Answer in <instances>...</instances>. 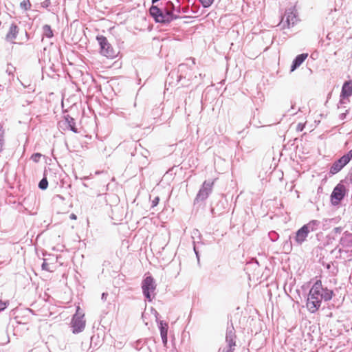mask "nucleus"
<instances>
[{
	"label": "nucleus",
	"instance_id": "nucleus-21",
	"mask_svg": "<svg viewBox=\"0 0 352 352\" xmlns=\"http://www.w3.org/2000/svg\"><path fill=\"white\" fill-rule=\"evenodd\" d=\"M66 120L68 122L71 130L73 131L74 132H76V129L75 128V124L74 122L73 118H70V120H69V118H67Z\"/></svg>",
	"mask_w": 352,
	"mask_h": 352
},
{
	"label": "nucleus",
	"instance_id": "nucleus-22",
	"mask_svg": "<svg viewBox=\"0 0 352 352\" xmlns=\"http://www.w3.org/2000/svg\"><path fill=\"white\" fill-rule=\"evenodd\" d=\"M204 8H208L212 5L214 0H199Z\"/></svg>",
	"mask_w": 352,
	"mask_h": 352
},
{
	"label": "nucleus",
	"instance_id": "nucleus-23",
	"mask_svg": "<svg viewBox=\"0 0 352 352\" xmlns=\"http://www.w3.org/2000/svg\"><path fill=\"white\" fill-rule=\"evenodd\" d=\"M5 129L2 124L0 123V138H4Z\"/></svg>",
	"mask_w": 352,
	"mask_h": 352
},
{
	"label": "nucleus",
	"instance_id": "nucleus-18",
	"mask_svg": "<svg viewBox=\"0 0 352 352\" xmlns=\"http://www.w3.org/2000/svg\"><path fill=\"white\" fill-rule=\"evenodd\" d=\"M42 269L47 272H52L54 271L55 267L52 266L50 263H48L46 259H44L42 264Z\"/></svg>",
	"mask_w": 352,
	"mask_h": 352
},
{
	"label": "nucleus",
	"instance_id": "nucleus-19",
	"mask_svg": "<svg viewBox=\"0 0 352 352\" xmlns=\"http://www.w3.org/2000/svg\"><path fill=\"white\" fill-rule=\"evenodd\" d=\"M43 33L44 34L48 37V38H52L53 36V31L51 29V27L48 25H45L43 26Z\"/></svg>",
	"mask_w": 352,
	"mask_h": 352
},
{
	"label": "nucleus",
	"instance_id": "nucleus-24",
	"mask_svg": "<svg viewBox=\"0 0 352 352\" xmlns=\"http://www.w3.org/2000/svg\"><path fill=\"white\" fill-rule=\"evenodd\" d=\"M160 201V198L158 197H156L154 198V199L152 201V207H155Z\"/></svg>",
	"mask_w": 352,
	"mask_h": 352
},
{
	"label": "nucleus",
	"instance_id": "nucleus-6",
	"mask_svg": "<svg viewBox=\"0 0 352 352\" xmlns=\"http://www.w3.org/2000/svg\"><path fill=\"white\" fill-rule=\"evenodd\" d=\"M315 225L316 221H313L306 225H304L300 229H299L296 234V242L298 244H302L306 240L310 230H314V226Z\"/></svg>",
	"mask_w": 352,
	"mask_h": 352
},
{
	"label": "nucleus",
	"instance_id": "nucleus-27",
	"mask_svg": "<svg viewBox=\"0 0 352 352\" xmlns=\"http://www.w3.org/2000/svg\"><path fill=\"white\" fill-rule=\"evenodd\" d=\"M304 127H305V124L300 123L297 125L296 130L298 131H302L303 130Z\"/></svg>",
	"mask_w": 352,
	"mask_h": 352
},
{
	"label": "nucleus",
	"instance_id": "nucleus-28",
	"mask_svg": "<svg viewBox=\"0 0 352 352\" xmlns=\"http://www.w3.org/2000/svg\"><path fill=\"white\" fill-rule=\"evenodd\" d=\"M69 217L72 220H76L77 219L76 215L75 214H71Z\"/></svg>",
	"mask_w": 352,
	"mask_h": 352
},
{
	"label": "nucleus",
	"instance_id": "nucleus-4",
	"mask_svg": "<svg viewBox=\"0 0 352 352\" xmlns=\"http://www.w3.org/2000/svg\"><path fill=\"white\" fill-rule=\"evenodd\" d=\"M143 294L148 301L152 300V298L155 296V291L156 289V284L153 277H146L142 283Z\"/></svg>",
	"mask_w": 352,
	"mask_h": 352
},
{
	"label": "nucleus",
	"instance_id": "nucleus-14",
	"mask_svg": "<svg viewBox=\"0 0 352 352\" xmlns=\"http://www.w3.org/2000/svg\"><path fill=\"white\" fill-rule=\"evenodd\" d=\"M308 54H301L298 55L295 60L293 62V65L292 66V71L295 70L298 67H299L307 58Z\"/></svg>",
	"mask_w": 352,
	"mask_h": 352
},
{
	"label": "nucleus",
	"instance_id": "nucleus-10",
	"mask_svg": "<svg viewBox=\"0 0 352 352\" xmlns=\"http://www.w3.org/2000/svg\"><path fill=\"white\" fill-rule=\"evenodd\" d=\"M352 96V80L346 81L342 87V91L340 93V100H343L344 99H347L349 101V98Z\"/></svg>",
	"mask_w": 352,
	"mask_h": 352
},
{
	"label": "nucleus",
	"instance_id": "nucleus-16",
	"mask_svg": "<svg viewBox=\"0 0 352 352\" xmlns=\"http://www.w3.org/2000/svg\"><path fill=\"white\" fill-rule=\"evenodd\" d=\"M333 292L327 288L322 287V289L320 292V296L322 299H323L325 301L330 300L333 298Z\"/></svg>",
	"mask_w": 352,
	"mask_h": 352
},
{
	"label": "nucleus",
	"instance_id": "nucleus-13",
	"mask_svg": "<svg viewBox=\"0 0 352 352\" xmlns=\"http://www.w3.org/2000/svg\"><path fill=\"white\" fill-rule=\"evenodd\" d=\"M226 341L228 342V345L220 350V352H233L235 346V341L232 336H226Z\"/></svg>",
	"mask_w": 352,
	"mask_h": 352
},
{
	"label": "nucleus",
	"instance_id": "nucleus-25",
	"mask_svg": "<svg viewBox=\"0 0 352 352\" xmlns=\"http://www.w3.org/2000/svg\"><path fill=\"white\" fill-rule=\"evenodd\" d=\"M7 307V302L0 301V311L4 310Z\"/></svg>",
	"mask_w": 352,
	"mask_h": 352
},
{
	"label": "nucleus",
	"instance_id": "nucleus-7",
	"mask_svg": "<svg viewBox=\"0 0 352 352\" xmlns=\"http://www.w3.org/2000/svg\"><path fill=\"white\" fill-rule=\"evenodd\" d=\"M345 195V187L344 185L338 184L333 189L331 194V201L333 204H338L343 199Z\"/></svg>",
	"mask_w": 352,
	"mask_h": 352
},
{
	"label": "nucleus",
	"instance_id": "nucleus-11",
	"mask_svg": "<svg viewBox=\"0 0 352 352\" xmlns=\"http://www.w3.org/2000/svg\"><path fill=\"white\" fill-rule=\"evenodd\" d=\"M285 19L287 28L294 25L297 21V16L294 8L289 9L285 12Z\"/></svg>",
	"mask_w": 352,
	"mask_h": 352
},
{
	"label": "nucleus",
	"instance_id": "nucleus-17",
	"mask_svg": "<svg viewBox=\"0 0 352 352\" xmlns=\"http://www.w3.org/2000/svg\"><path fill=\"white\" fill-rule=\"evenodd\" d=\"M167 333H168V325L160 322V334L162 336V341L164 344L167 342Z\"/></svg>",
	"mask_w": 352,
	"mask_h": 352
},
{
	"label": "nucleus",
	"instance_id": "nucleus-12",
	"mask_svg": "<svg viewBox=\"0 0 352 352\" xmlns=\"http://www.w3.org/2000/svg\"><path fill=\"white\" fill-rule=\"evenodd\" d=\"M19 32V28L16 25H12L10 27L9 32L6 35V39L9 41L14 42L16 39L17 34Z\"/></svg>",
	"mask_w": 352,
	"mask_h": 352
},
{
	"label": "nucleus",
	"instance_id": "nucleus-26",
	"mask_svg": "<svg viewBox=\"0 0 352 352\" xmlns=\"http://www.w3.org/2000/svg\"><path fill=\"white\" fill-rule=\"evenodd\" d=\"M40 157H41V154H39V153H36V154H34V155H33L32 156V160H33L34 162H38V159L40 158Z\"/></svg>",
	"mask_w": 352,
	"mask_h": 352
},
{
	"label": "nucleus",
	"instance_id": "nucleus-3",
	"mask_svg": "<svg viewBox=\"0 0 352 352\" xmlns=\"http://www.w3.org/2000/svg\"><path fill=\"white\" fill-rule=\"evenodd\" d=\"M84 313L80 311V307L78 306L76 314L74 315L71 322V327L74 333H78L84 330L86 324V320L84 319Z\"/></svg>",
	"mask_w": 352,
	"mask_h": 352
},
{
	"label": "nucleus",
	"instance_id": "nucleus-20",
	"mask_svg": "<svg viewBox=\"0 0 352 352\" xmlns=\"http://www.w3.org/2000/svg\"><path fill=\"white\" fill-rule=\"evenodd\" d=\"M47 186L48 182L46 178L42 179L38 184L39 188L43 190L46 189L47 188Z\"/></svg>",
	"mask_w": 352,
	"mask_h": 352
},
{
	"label": "nucleus",
	"instance_id": "nucleus-15",
	"mask_svg": "<svg viewBox=\"0 0 352 352\" xmlns=\"http://www.w3.org/2000/svg\"><path fill=\"white\" fill-rule=\"evenodd\" d=\"M150 14L153 16L156 21L160 22V16H162V12L155 6H152L149 10Z\"/></svg>",
	"mask_w": 352,
	"mask_h": 352
},
{
	"label": "nucleus",
	"instance_id": "nucleus-1",
	"mask_svg": "<svg viewBox=\"0 0 352 352\" xmlns=\"http://www.w3.org/2000/svg\"><path fill=\"white\" fill-rule=\"evenodd\" d=\"M322 289V281L318 280L314 284L309 291L306 305L311 313H315L320 307L322 300L320 296Z\"/></svg>",
	"mask_w": 352,
	"mask_h": 352
},
{
	"label": "nucleus",
	"instance_id": "nucleus-9",
	"mask_svg": "<svg viewBox=\"0 0 352 352\" xmlns=\"http://www.w3.org/2000/svg\"><path fill=\"white\" fill-rule=\"evenodd\" d=\"M214 182H204L202 188L199 191L196 199L203 201L206 199L211 192Z\"/></svg>",
	"mask_w": 352,
	"mask_h": 352
},
{
	"label": "nucleus",
	"instance_id": "nucleus-5",
	"mask_svg": "<svg viewBox=\"0 0 352 352\" xmlns=\"http://www.w3.org/2000/svg\"><path fill=\"white\" fill-rule=\"evenodd\" d=\"M352 159V150L349 151L346 155H344L339 160L336 161L330 168V173L336 174L346 166Z\"/></svg>",
	"mask_w": 352,
	"mask_h": 352
},
{
	"label": "nucleus",
	"instance_id": "nucleus-2",
	"mask_svg": "<svg viewBox=\"0 0 352 352\" xmlns=\"http://www.w3.org/2000/svg\"><path fill=\"white\" fill-rule=\"evenodd\" d=\"M96 40L100 45V53L101 55L108 58H113L117 56L116 51L104 36L98 35L96 36Z\"/></svg>",
	"mask_w": 352,
	"mask_h": 352
},
{
	"label": "nucleus",
	"instance_id": "nucleus-8",
	"mask_svg": "<svg viewBox=\"0 0 352 352\" xmlns=\"http://www.w3.org/2000/svg\"><path fill=\"white\" fill-rule=\"evenodd\" d=\"M174 9V5L172 2L169 1L166 3V11L165 14H162L160 16V23H169L171 21L178 18L177 16L173 14L172 10Z\"/></svg>",
	"mask_w": 352,
	"mask_h": 352
}]
</instances>
